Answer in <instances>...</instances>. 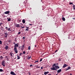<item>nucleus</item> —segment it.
Returning <instances> with one entry per match:
<instances>
[{"label": "nucleus", "instance_id": "obj_1", "mask_svg": "<svg viewBox=\"0 0 75 75\" xmlns=\"http://www.w3.org/2000/svg\"><path fill=\"white\" fill-rule=\"evenodd\" d=\"M53 67H54L55 69H56V70L57 69L59 68V67L58 65H56L55 64H53Z\"/></svg>", "mask_w": 75, "mask_h": 75}, {"label": "nucleus", "instance_id": "obj_2", "mask_svg": "<svg viewBox=\"0 0 75 75\" xmlns=\"http://www.w3.org/2000/svg\"><path fill=\"white\" fill-rule=\"evenodd\" d=\"M1 65L4 67H5L6 66L5 61L4 60H3L1 62Z\"/></svg>", "mask_w": 75, "mask_h": 75}, {"label": "nucleus", "instance_id": "obj_3", "mask_svg": "<svg viewBox=\"0 0 75 75\" xmlns=\"http://www.w3.org/2000/svg\"><path fill=\"white\" fill-rule=\"evenodd\" d=\"M52 67L51 68V70H54V71L56 70V69L55 67L53 66V65Z\"/></svg>", "mask_w": 75, "mask_h": 75}, {"label": "nucleus", "instance_id": "obj_4", "mask_svg": "<svg viewBox=\"0 0 75 75\" xmlns=\"http://www.w3.org/2000/svg\"><path fill=\"white\" fill-rule=\"evenodd\" d=\"M14 52H16V53H18V52L17 50V48L16 47H15L14 49Z\"/></svg>", "mask_w": 75, "mask_h": 75}, {"label": "nucleus", "instance_id": "obj_5", "mask_svg": "<svg viewBox=\"0 0 75 75\" xmlns=\"http://www.w3.org/2000/svg\"><path fill=\"white\" fill-rule=\"evenodd\" d=\"M10 74L12 75H17V74L13 71H11L10 72Z\"/></svg>", "mask_w": 75, "mask_h": 75}, {"label": "nucleus", "instance_id": "obj_6", "mask_svg": "<svg viewBox=\"0 0 75 75\" xmlns=\"http://www.w3.org/2000/svg\"><path fill=\"white\" fill-rule=\"evenodd\" d=\"M9 54L11 57H14V54L13 53H12V52H10Z\"/></svg>", "mask_w": 75, "mask_h": 75}, {"label": "nucleus", "instance_id": "obj_7", "mask_svg": "<svg viewBox=\"0 0 75 75\" xmlns=\"http://www.w3.org/2000/svg\"><path fill=\"white\" fill-rule=\"evenodd\" d=\"M19 46V45L18 43L15 44V45L14 46V48H16L17 47H18Z\"/></svg>", "mask_w": 75, "mask_h": 75}, {"label": "nucleus", "instance_id": "obj_8", "mask_svg": "<svg viewBox=\"0 0 75 75\" xmlns=\"http://www.w3.org/2000/svg\"><path fill=\"white\" fill-rule=\"evenodd\" d=\"M8 48L9 47L8 45H6V46L5 47L4 49L6 50H8Z\"/></svg>", "mask_w": 75, "mask_h": 75}, {"label": "nucleus", "instance_id": "obj_9", "mask_svg": "<svg viewBox=\"0 0 75 75\" xmlns=\"http://www.w3.org/2000/svg\"><path fill=\"white\" fill-rule=\"evenodd\" d=\"M4 35L5 38H7L8 35V33H4Z\"/></svg>", "mask_w": 75, "mask_h": 75}, {"label": "nucleus", "instance_id": "obj_10", "mask_svg": "<svg viewBox=\"0 0 75 75\" xmlns=\"http://www.w3.org/2000/svg\"><path fill=\"white\" fill-rule=\"evenodd\" d=\"M24 48H25V44L22 45V46L21 47V49L22 50H23L24 49Z\"/></svg>", "mask_w": 75, "mask_h": 75}, {"label": "nucleus", "instance_id": "obj_11", "mask_svg": "<svg viewBox=\"0 0 75 75\" xmlns=\"http://www.w3.org/2000/svg\"><path fill=\"white\" fill-rule=\"evenodd\" d=\"M10 13L9 11H6L4 13V14H9Z\"/></svg>", "mask_w": 75, "mask_h": 75}, {"label": "nucleus", "instance_id": "obj_12", "mask_svg": "<svg viewBox=\"0 0 75 75\" xmlns=\"http://www.w3.org/2000/svg\"><path fill=\"white\" fill-rule=\"evenodd\" d=\"M61 71H62V69H59V70H57V73H59Z\"/></svg>", "mask_w": 75, "mask_h": 75}, {"label": "nucleus", "instance_id": "obj_13", "mask_svg": "<svg viewBox=\"0 0 75 75\" xmlns=\"http://www.w3.org/2000/svg\"><path fill=\"white\" fill-rule=\"evenodd\" d=\"M49 73V71H47V72L45 71L44 72V74L45 75H46L47 74Z\"/></svg>", "mask_w": 75, "mask_h": 75}, {"label": "nucleus", "instance_id": "obj_14", "mask_svg": "<svg viewBox=\"0 0 75 75\" xmlns=\"http://www.w3.org/2000/svg\"><path fill=\"white\" fill-rule=\"evenodd\" d=\"M26 28H27V29H25V31H28V29L29 28V27H26Z\"/></svg>", "mask_w": 75, "mask_h": 75}, {"label": "nucleus", "instance_id": "obj_15", "mask_svg": "<svg viewBox=\"0 0 75 75\" xmlns=\"http://www.w3.org/2000/svg\"><path fill=\"white\" fill-rule=\"evenodd\" d=\"M4 71L3 69H0V72H4Z\"/></svg>", "mask_w": 75, "mask_h": 75}, {"label": "nucleus", "instance_id": "obj_16", "mask_svg": "<svg viewBox=\"0 0 75 75\" xmlns=\"http://www.w3.org/2000/svg\"><path fill=\"white\" fill-rule=\"evenodd\" d=\"M22 23L23 24H24L25 23V19H23L22 20Z\"/></svg>", "mask_w": 75, "mask_h": 75}, {"label": "nucleus", "instance_id": "obj_17", "mask_svg": "<svg viewBox=\"0 0 75 75\" xmlns=\"http://www.w3.org/2000/svg\"><path fill=\"white\" fill-rule=\"evenodd\" d=\"M20 26H20V25L19 24H18L16 25V27H17L18 28V27H20Z\"/></svg>", "mask_w": 75, "mask_h": 75}, {"label": "nucleus", "instance_id": "obj_18", "mask_svg": "<svg viewBox=\"0 0 75 75\" xmlns=\"http://www.w3.org/2000/svg\"><path fill=\"white\" fill-rule=\"evenodd\" d=\"M67 66V65L66 64H64V66H63V68H65Z\"/></svg>", "mask_w": 75, "mask_h": 75}, {"label": "nucleus", "instance_id": "obj_19", "mask_svg": "<svg viewBox=\"0 0 75 75\" xmlns=\"http://www.w3.org/2000/svg\"><path fill=\"white\" fill-rule=\"evenodd\" d=\"M31 56H30V57H28V58L27 59L28 60H29L30 59H31Z\"/></svg>", "mask_w": 75, "mask_h": 75}, {"label": "nucleus", "instance_id": "obj_20", "mask_svg": "<svg viewBox=\"0 0 75 75\" xmlns=\"http://www.w3.org/2000/svg\"><path fill=\"white\" fill-rule=\"evenodd\" d=\"M5 58L6 59H7V60H8L9 59L8 58V56H6Z\"/></svg>", "mask_w": 75, "mask_h": 75}, {"label": "nucleus", "instance_id": "obj_21", "mask_svg": "<svg viewBox=\"0 0 75 75\" xmlns=\"http://www.w3.org/2000/svg\"><path fill=\"white\" fill-rule=\"evenodd\" d=\"M21 57L20 56H17V59H20Z\"/></svg>", "mask_w": 75, "mask_h": 75}, {"label": "nucleus", "instance_id": "obj_22", "mask_svg": "<svg viewBox=\"0 0 75 75\" xmlns=\"http://www.w3.org/2000/svg\"><path fill=\"white\" fill-rule=\"evenodd\" d=\"M11 21V18H8V20H7V21Z\"/></svg>", "mask_w": 75, "mask_h": 75}, {"label": "nucleus", "instance_id": "obj_23", "mask_svg": "<svg viewBox=\"0 0 75 75\" xmlns=\"http://www.w3.org/2000/svg\"><path fill=\"white\" fill-rule=\"evenodd\" d=\"M22 54H23V53H21L19 54L20 56H22Z\"/></svg>", "mask_w": 75, "mask_h": 75}, {"label": "nucleus", "instance_id": "obj_24", "mask_svg": "<svg viewBox=\"0 0 75 75\" xmlns=\"http://www.w3.org/2000/svg\"><path fill=\"white\" fill-rule=\"evenodd\" d=\"M38 62H39V60H37V61H35V62L34 63H38Z\"/></svg>", "mask_w": 75, "mask_h": 75}, {"label": "nucleus", "instance_id": "obj_25", "mask_svg": "<svg viewBox=\"0 0 75 75\" xmlns=\"http://www.w3.org/2000/svg\"><path fill=\"white\" fill-rule=\"evenodd\" d=\"M0 58L1 59H3V57L2 56H1L0 57Z\"/></svg>", "mask_w": 75, "mask_h": 75}, {"label": "nucleus", "instance_id": "obj_26", "mask_svg": "<svg viewBox=\"0 0 75 75\" xmlns=\"http://www.w3.org/2000/svg\"><path fill=\"white\" fill-rule=\"evenodd\" d=\"M62 20H63V21H65V18H64L63 17L62 18Z\"/></svg>", "mask_w": 75, "mask_h": 75}, {"label": "nucleus", "instance_id": "obj_27", "mask_svg": "<svg viewBox=\"0 0 75 75\" xmlns=\"http://www.w3.org/2000/svg\"><path fill=\"white\" fill-rule=\"evenodd\" d=\"M10 29H11L10 28H8V31H11V30Z\"/></svg>", "mask_w": 75, "mask_h": 75}, {"label": "nucleus", "instance_id": "obj_28", "mask_svg": "<svg viewBox=\"0 0 75 75\" xmlns=\"http://www.w3.org/2000/svg\"><path fill=\"white\" fill-rule=\"evenodd\" d=\"M31 49V47H30V46H29L28 47V50H30V49Z\"/></svg>", "mask_w": 75, "mask_h": 75}, {"label": "nucleus", "instance_id": "obj_29", "mask_svg": "<svg viewBox=\"0 0 75 75\" xmlns=\"http://www.w3.org/2000/svg\"><path fill=\"white\" fill-rule=\"evenodd\" d=\"M2 41L1 40L0 41V45H2Z\"/></svg>", "mask_w": 75, "mask_h": 75}, {"label": "nucleus", "instance_id": "obj_30", "mask_svg": "<svg viewBox=\"0 0 75 75\" xmlns=\"http://www.w3.org/2000/svg\"><path fill=\"white\" fill-rule=\"evenodd\" d=\"M71 69V67H68L67 69L68 70H69Z\"/></svg>", "mask_w": 75, "mask_h": 75}, {"label": "nucleus", "instance_id": "obj_31", "mask_svg": "<svg viewBox=\"0 0 75 75\" xmlns=\"http://www.w3.org/2000/svg\"><path fill=\"white\" fill-rule=\"evenodd\" d=\"M21 33V32H19L18 33V35H20Z\"/></svg>", "mask_w": 75, "mask_h": 75}, {"label": "nucleus", "instance_id": "obj_32", "mask_svg": "<svg viewBox=\"0 0 75 75\" xmlns=\"http://www.w3.org/2000/svg\"><path fill=\"white\" fill-rule=\"evenodd\" d=\"M42 59L41 58V59H40V62H41V61H42Z\"/></svg>", "mask_w": 75, "mask_h": 75}, {"label": "nucleus", "instance_id": "obj_33", "mask_svg": "<svg viewBox=\"0 0 75 75\" xmlns=\"http://www.w3.org/2000/svg\"><path fill=\"white\" fill-rule=\"evenodd\" d=\"M73 8L74 10H75V6H73Z\"/></svg>", "mask_w": 75, "mask_h": 75}, {"label": "nucleus", "instance_id": "obj_34", "mask_svg": "<svg viewBox=\"0 0 75 75\" xmlns=\"http://www.w3.org/2000/svg\"><path fill=\"white\" fill-rule=\"evenodd\" d=\"M23 53L24 54H25V51H23Z\"/></svg>", "mask_w": 75, "mask_h": 75}, {"label": "nucleus", "instance_id": "obj_35", "mask_svg": "<svg viewBox=\"0 0 75 75\" xmlns=\"http://www.w3.org/2000/svg\"><path fill=\"white\" fill-rule=\"evenodd\" d=\"M11 42V40H8V42Z\"/></svg>", "mask_w": 75, "mask_h": 75}, {"label": "nucleus", "instance_id": "obj_36", "mask_svg": "<svg viewBox=\"0 0 75 75\" xmlns=\"http://www.w3.org/2000/svg\"><path fill=\"white\" fill-rule=\"evenodd\" d=\"M61 59H59L58 60L59 62H60L61 61Z\"/></svg>", "mask_w": 75, "mask_h": 75}, {"label": "nucleus", "instance_id": "obj_37", "mask_svg": "<svg viewBox=\"0 0 75 75\" xmlns=\"http://www.w3.org/2000/svg\"><path fill=\"white\" fill-rule=\"evenodd\" d=\"M5 28L6 29V30H8V27H6Z\"/></svg>", "mask_w": 75, "mask_h": 75}, {"label": "nucleus", "instance_id": "obj_38", "mask_svg": "<svg viewBox=\"0 0 75 75\" xmlns=\"http://www.w3.org/2000/svg\"><path fill=\"white\" fill-rule=\"evenodd\" d=\"M21 28H25L24 26H23H23H21Z\"/></svg>", "mask_w": 75, "mask_h": 75}, {"label": "nucleus", "instance_id": "obj_39", "mask_svg": "<svg viewBox=\"0 0 75 75\" xmlns=\"http://www.w3.org/2000/svg\"><path fill=\"white\" fill-rule=\"evenodd\" d=\"M23 40H25V38L24 37H23Z\"/></svg>", "mask_w": 75, "mask_h": 75}, {"label": "nucleus", "instance_id": "obj_40", "mask_svg": "<svg viewBox=\"0 0 75 75\" xmlns=\"http://www.w3.org/2000/svg\"><path fill=\"white\" fill-rule=\"evenodd\" d=\"M15 42H17V40H16V38L15 39Z\"/></svg>", "mask_w": 75, "mask_h": 75}, {"label": "nucleus", "instance_id": "obj_41", "mask_svg": "<svg viewBox=\"0 0 75 75\" xmlns=\"http://www.w3.org/2000/svg\"><path fill=\"white\" fill-rule=\"evenodd\" d=\"M73 4V3H72L70 2V3H69V4H70V5L72 4Z\"/></svg>", "mask_w": 75, "mask_h": 75}, {"label": "nucleus", "instance_id": "obj_42", "mask_svg": "<svg viewBox=\"0 0 75 75\" xmlns=\"http://www.w3.org/2000/svg\"><path fill=\"white\" fill-rule=\"evenodd\" d=\"M2 23H0V26H1V24H2Z\"/></svg>", "mask_w": 75, "mask_h": 75}, {"label": "nucleus", "instance_id": "obj_43", "mask_svg": "<svg viewBox=\"0 0 75 75\" xmlns=\"http://www.w3.org/2000/svg\"><path fill=\"white\" fill-rule=\"evenodd\" d=\"M33 66V65L32 64H30V67H31Z\"/></svg>", "mask_w": 75, "mask_h": 75}, {"label": "nucleus", "instance_id": "obj_44", "mask_svg": "<svg viewBox=\"0 0 75 75\" xmlns=\"http://www.w3.org/2000/svg\"><path fill=\"white\" fill-rule=\"evenodd\" d=\"M40 67H38V66H37V67H36V68H40Z\"/></svg>", "mask_w": 75, "mask_h": 75}, {"label": "nucleus", "instance_id": "obj_45", "mask_svg": "<svg viewBox=\"0 0 75 75\" xmlns=\"http://www.w3.org/2000/svg\"><path fill=\"white\" fill-rule=\"evenodd\" d=\"M28 74L29 75H31V73H30V72H28Z\"/></svg>", "mask_w": 75, "mask_h": 75}, {"label": "nucleus", "instance_id": "obj_46", "mask_svg": "<svg viewBox=\"0 0 75 75\" xmlns=\"http://www.w3.org/2000/svg\"><path fill=\"white\" fill-rule=\"evenodd\" d=\"M41 69H43V67H41Z\"/></svg>", "mask_w": 75, "mask_h": 75}, {"label": "nucleus", "instance_id": "obj_47", "mask_svg": "<svg viewBox=\"0 0 75 75\" xmlns=\"http://www.w3.org/2000/svg\"><path fill=\"white\" fill-rule=\"evenodd\" d=\"M73 20H75V17H74V18H73Z\"/></svg>", "mask_w": 75, "mask_h": 75}, {"label": "nucleus", "instance_id": "obj_48", "mask_svg": "<svg viewBox=\"0 0 75 75\" xmlns=\"http://www.w3.org/2000/svg\"><path fill=\"white\" fill-rule=\"evenodd\" d=\"M13 44H14V45L16 44H15V42H14L13 43Z\"/></svg>", "mask_w": 75, "mask_h": 75}, {"label": "nucleus", "instance_id": "obj_49", "mask_svg": "<svg viewBox=\"0 0 75 75\" xmlns=\"http://www.w3.org/2000/svg\"><path fill=\"white\" fill-rule=\"evenodd\" d=\"M56 64V65H58V63H57V64Z\"/></svg>", "mask_w": 75, "mask_h": 75}, {"label": "nucleus", "instance_id": "obj_50", "mask_svg": "<svg viewBox=\"0 0 75 75\" xmlns=\"http://www.w3.org/2000/svg\"><path fill=\"white\" fill-rule=\"evenodd\" d=\"M68 69H66V70H65V71H67V70H68Z\"/></svg>", "mask_w": 75, "mask_h": 75}, {"label": "nucleus", "instance_id": "obj_51", "mask_svg": "<svg viewBox=\"0 0 75 75\" xmlns=\"http://www.w3.org/2000/svg\"><path fill=\"white\" fill-rule=\"evenodd\" d=\"M29 25H33V24H30Z\"/></svg>", "mask_w": 75, "mask_h": 75}, {"label": "nucleus", "instance_id": "obj_52", "mask_svg": "<svg viewBox=\"0 0 75 75\" xmlns=\"http://www.w3.org/2000/svg\"><path fill=\"white\" fill-rule=\"evenodd\" d=\"M57 50L56 51H55V52H57Z\"/></svg>", "mask_w": 75, "mask_h": 75}, {"label": "nucleus", "instance_id": "obj_53", "mask_svg": "<svg viewBox=\"0 0 75 75\" xmlns=\"http://www.w3.org/2000/svg\"><path fill=\"white\" fill-rule=\"evenodd\" d=\"M35 47H37V45H35Z\"/></svg>", "mask_w": 75, "mask_h": 75}, {"label": "nucleus", "instance_id": "obj_54", "mask_svg": "<svg viewBox=\"0 0 75 75\" xmlns=\"http://www.w3.org/2000/svg\"><path fill=\"white\" fill-rule=\"evenodd\" d=\"M21 20H19V22H21Z\"/></svg>", "mask_w": 75, "mask_h": 75}, {"label": "nucleus", "instance_id": "obj_55", "mask_svg": "<svg viewBox=\"0 0 75 75\" xmlns=\"http://www.w3.org/2000/svg\"><path fill=\"white\" fill-rule=\"evenodd\" d=\"M48 75H51V74H49Z\"/></svg>", "mask_w": 75, "mask_h": 75}, {"label": "nucleus", "instance_id": "obj_56", "mask_svg": "<svg viewBox=\"0 0 75 75\" xmlns=\"http://www.w3.org/2000/svg\"><path fill=\"white\" fill-rule=\"evenodd\" d=\"M70 75H72V74L71 73V74H70Z\"/></svg>", "mask_w": 75, "mask_h": 75}, {"label": "nucleus", "instance_id": "obj_57", "mask_svg": "<svg viewBox=\"0 0 75 75\" xmlns=\"http://www.w3.org/2000/svg\"><path fill=\"white\" fill-rule=\"evenodd\" d=\"M3 75V74H2V75Z\"/></svg>", "mask_w": 75, "mask_h": 75}, {"label": "nucleus", "instance_id": "obj_58", "mask_svg": "<svg viewBox=\"0 0 75 75\" xmlns=\"http://www.w3.org/2000/svg\"><path fill=\"white\" fill-rule=\"evenodd\" d=\"M42 75H44V74H42Z\"/></svg>", "mask_w": 75, "mask_h": 75}, {"label": "nucleus", "instance_id": "obj_59", "mask_svg": "<svg viewBox=\"0 0 75 75\" xmlns=\"http://www.w3.org/2000/svg\"><path fill=\"white\" fill-rule=\"evenodd\" d=\"M56 75H57V74Z\"/></svg>", "mask_w": 75, "mask_h": 75}]
</instances>
